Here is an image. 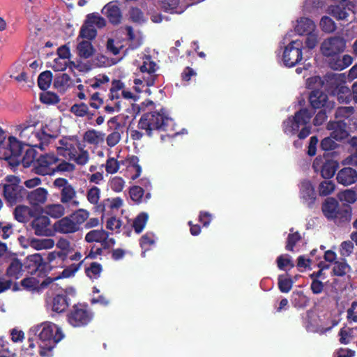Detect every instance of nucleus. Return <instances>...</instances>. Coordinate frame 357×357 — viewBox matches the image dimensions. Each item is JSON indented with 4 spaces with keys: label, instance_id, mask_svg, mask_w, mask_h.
Masks as SVG:
<instances>
[{
    "label": "nucleus",
    "instance_id": "nucleus-1",
    "mask_svg": "<svg viewBox=\"0 0 357 357\" xmlns=\"http://www.w3.org/2000/svg\"><path fill=\"white\" fill-rule=\"evenodd\" d=\"M137 128L130 131V137L134 141L141 140L144 135L152 137L154 131L172 132L174 130V122L162 108L160 112L143 114L139 120Z\"/></svg>",
    "mask_w": 357,
    "mask_h": 357
},
{
    "label": "nucleus",
    "instance_id": "nucleus-2",
    "mask_svg": "<svg viewBox=\"0 0 357 357\" xmlns=\"http://www.w3.org/2000/svg\"><path fill=\"white\" fill-rule=\"evenodd\" d=\"M29 347L33 348V337L38 340L40 355L43 357H52V350L64 337L60 327L52 322H44L32 327L29 331Z\"/></svg>",
    "mask_w": 357,
    "mask_h": 357
},
{
    "label": "nucleus",
    "instance_id": "nucleus-3",
    "mask_svg": "<svg viewBox=\"0 0 357 357\" xmlns=\"http://www.w3.org/2000/svg\"><path fill=\"white\" fill-rule=\"evenodd\" d=\"M313 114L307 108H302L289 116L283 121V131L287 135H294L298 133L300 139H304L311 134L312 126L310 124Z\"/></svg>",
    "mask_w": 357,
    "mask_h": 357
},
{
    "label": "nucleus",
    "instance_id": "nucleus-4",
    "mask_svg": "<svg viewBox=\"0 0 357 357\" xmlns=\"http://www.w3.org/2000/svg\"><path fill=\"white\" fill-rule=\"evenodd\" d=\"M321 210L328 220H333L337 224L349 222L351 218V207L343 204L340 205L333 197H328L322 204Z\"/></svg>",
    "mask_w": 357,
    "mask_h": 357
},
{
    "label": "nucleus",
    "instance_id": "nucleus-5",
    "mask_svg": "<svg viewBox=\"0 0 357 357\" xmlns=\"http://www.w3.org/2000/svg\"><path fill=\"white\" fill-rule=\"evenodd\" d=\"M94 314L86 303L74 304L66 314L67 322L73 328L87 326L93 319Z\"/></svg>",
    "mask_w": 357,
    "mask_h": 357
},
{
    "label": "nucleus",
    "instance_id": "nucleus-6",
    "mask_svg": "<svg viewBox=\"0 0 357 357\" xmlns=\"http://www.w3.org/2000/svg\"><path fill=\"white\" fill-rule=\"evenodd\" d=\"M22 151V142L15 137L10 136L8 142L0 146V160H6L9 166L16 168L22 162L21 153Z\"/></svg>",
    "mask_w": 357,
    "mask_h": 357
},
{
    "label": "nucleus",
    "instance_id": "nucleus-7",
    "mask_svg": "<svg viewBox=\"0 0 357 357\" xmlns=\"http://www.w3.org/2000/svg\"><path fill=\"white\" fill-rule=\"evenodd\" d=\"M25 213L33 217L30 227L36 236L50 237L54 235V225H51L50 220L47 215H36L37 213H33L29 207L24 206V215Z\"/></svg>",
    "mask_w": 357,
    "mask_h": 357
},
{
    "label": "nucleus",
    "instance_id": "nucleus-8",
    "mask_svg": "<svg viewBox=\"0 0 357 357\" xmlns=\"http://www.w3.org/2000/svg\"><path fill=\"white\" fill-rule=\"evenodd\" d=\"M4 183H1L5 199L10 204H15L21 197L22 188L20 185L21 179L14 175H8L4 178Z\"/></svg>",
    "mask_w": 357,
    "mask_h": 357
},
{
    "label": "nucleus",
    "instance_id": "nucleus-9",
    "mask_svg": "<svg viewBox=\"0 0 357 357\" xmlns=\"http://www.w3.org/2000/svg\"><path fill=\"white\" fill-rule=\"evenodd\" d=\"M303 42L300 40H292L284 48L282 61L285 66H295L303 59Z\"/></svg>",
    "mask_w": 357,
    "mask_h": 357
},
{
    "label": "nucleus",
    "instance_id": "nucleus-10",
    "mask_svg": "<svg viewBox=\"0 0 357 357\" xmlns=\"http://www.w3.org/2000/svg\"><path fill=\"white\" fill-rule=\"evenodd\" d=\"M47 268V264L43 261L40 254L29 255L24 261V273L31 275L43 278L46 275Z\"/></svg>",
    "mask_w": 357,
    "mask_h": 357
},
{
    "label": "nucleus",
    "instance_id": "nucleus-11",
    "mask_svg": "<svg viewBox=\"0 0 357 357\" xmlns=\"http://www.w3.org/2000/svg\"><path fill=\"white\" fill-rule=\"evenodd\" d=\"M346 47L345 40L340 36H332L325 39L321 44L320 52L326 59L333 55L342 53Z\"/></svg>",
    "mask_w": 357,
    "mask_h": 357
},
{
    "label": "nucleus",
    "instance_id": "nucleus-12",
    "mask_svg": "<svg viewBox=\"0 0 357 357\" xmlns=\"http://www.w3.org/2000/svg\"><path fill=\"white\" fill-rule=\"evenodd\" d=\"M56 247L61 251L50 252L47 257L51 268L64 266V261L68 257V252L70 249V243L67 239L61 238L56 243Z\"/></svg>",
    "mask_w": 357,
    "mask_h": 357
},
{
    "label": "nucleus",
    "instance_id": "nucleus-13",
    "mask_svg": "<svg viewBox=\"0 0 357 357\" xmlns=\"http://www.w3.org/2000/svg\"><path fill=\"white\" fill-rule=\"evenodd\" d=\"M58 161L59 158L54 153L42 154L36 161V172L43 176L52 175L54 174V167H52V166Z\"/></svg>",
    "mask_w": 357,
    "mask_h": 357
},
{
    "label": "nucleus",
    "instance_id": "nucleus-14",
    "mask_svg": "<svg viewBox=\"0 0 357 357\" xmlns=\"http://www.w3.org/2000/svg\"><path fill=\"white\" fill-rule=\"evenodd\" d=\"M339 167V163L334 160H326L316 158L312 164L315 172H320L321 176L325 179L333 178Z\"/></svg>",
    "mask_w": 357,
    "mask_h": 357
},
{
    "label": "nucleus",
    "instance_id": "nucleus-15",
    "mask_svg": "<svg viewBox=\"0 0 357 357\" xmlns=\"http://www.w3.org/2000/svg\"><path fill=\"white\" fill-rule=\"evenodd\" d=\"M75 291L73 288L62 289L56 294L52 300V311L57 313L64 312L70 305V296H74Z\"/></svg>",
    "mask_w": 357,
    "mask_h": 357
},
{
    "label": "nucleus",
    "instance_id": "nucleus-16",
    "mask_svg": "<svg viewBox=\"0 0 357 357\" xmlns=\"http://www.w3.org/2000/svg\"><path fill=\"white\" fill-rule=\"evenodd\" d=\"M300 197L308 208H312L315 203L317 195L314 186L310 180L304 179L299 185Z\"/></svg>",
    "mask_w": 357,
    "mask_h": 357
},
{
    "label": "nucleus",
    "instance_id": "nucleus-17",
    "mask_svg": "<svg viewBox=\"0 0 357 357\" xmlns=\"http://www.w3.org/2000/svg\"><path fill=\"white\" fill-rule=\"evenodd\" d=\"M309 102L314 110L326 108L328 106L335 107V102L328 100V95L319 89L312 90L309 95Z\"/></svg>",
    "mask_w": 357,
    "mask_h": 357
},
{
    "label": "nucleus",
    "instance_id": "nucleus-18",
    "mask_svg": "<svg viewBox=\"0 0 357 357\" xmlns=\"http://www.w3.org/2000/svg\"><path fill=\"white\" fill-rule=\"evenodd\" d=\"M354 4L346 0H342L337 5L329 7V13L337 20L348 21V17L351 13Z\"/></svg>",
    "mask_w": 357,
    "mask_h": 357
},
{
    "label": "nucleus",
    "instance_id": "nucleus-19",
    "mask_svg": "<svg viewBox=\"0 0 357 357\" xmlns=\"http://www.w3.org/2000/svg\"><path fill=\"white\" fill-rule=\"evenodd\" d=\"M53 281L54 279L50 277L42 282L35 277L24 278V289L31 294H40L48 285L52 284Z\"/></svg>",
    "mask_w": 357,
    "mask_h": 357
},
{
    "label": "nucleus",
    "instance_id": "nucleus-20",
    "mask_svg": "<svg viewBox=\"0 0 357 357\" xmlns=\"http://www.w3.org/2000/svg\"><path fill=\"white\" fill-rule=\"evenodd\" d=\"M329 68L335 70H342L353 62V57L349 54H336L326 59Z\"/></svg>",
    "mask_w": 357,
    "mask_h": 357
},
{
    "label": "nucleus",
    "instance_id": "nucleus-21",
    "mask_svg": "<svg viewBox=\"0 0 357 357\" xmlns=\"http://www.w3.org/2000/svg\"><path fill=\"white\" fill-rule=\"evenodd\" d=\"M347 124L344 121H330L327 124V129L331 130V137L337 141L347 139L349 132L347 130Z\"/></svg>",
    "mask_w": 357,
    "mask_h": 357
},
{
    "label": "nucleus",
    "instance_id": "nucleus-22",
    "mask_svg": "<svg viewBox=\"0 0 357 357\" xmlns=\"http://www.w3.org/2000/svg\"><path fill=\"white\" fill-rule=\"evenodd\" d=\"M102 13L107 17L109 22L113 25H118L121 22L122 14L121 9L114 1L107 3L102 9Z\"/></svg>",
    "mask_w": 357,
    "mask_h": 357
},
{
    "label": "nucleus",
    "instance_id": "nucleus-23",
    "mask_svg": "<svg viewBox=\"0 0 357 357\" xmlns=\"http://www.w3.org/2000/svg\"><path fill=\"white\" fill-rule=\"evenodd\" d=\"M47 191L43 188H38L26 195L29 204L35 207V213H39V206L44 204L47 199Z\"/></svg>",
    "mask_w": 357,
    "mask_h": 357
},
{
    "label": "nucleus",
    "instance_id": "nucleus-24",
    "mask_svg": "<svg viewBox=\"0 0 357 357\" xmlns=\"http://www.w3.org/2000/svg\"><path fill=\"white\" fill-rule=\"evenodd\" d=\"M54 233L60 234H73L79 231L77 227L69 216H66L57 220L54 224Z\"/></svg>",
    "mask_w": 357,
    "mask_h": 357
},
{
    "label": "nucleus",
    "instance_id": "nucleus-25",
    "mask_svg": "<svg viewBox=\"0 0 357 357\" xmlns=\"http://www.w3.org/2000/svg\"><path fill=\"white\" fill-rule=\"evenodd\" d=\"M336 179L344 186L350 185L357 181V171L351 167H344L337 172Z\"/></svg>",
    "mask_w": 357,
    "mask_h": 357
},
{
    "label": "nucleus",
    "instance_id": "nucleus-26",
    "mask_svg": "<svg viewBox=\"0 0 357 357\" xmlns=\"http://www.w3.org/2000/svg\"><path fill=\"white\" fill-rule=\"evenodd\" d=\"M314 22L308 17H301L297 20L295 31L299 35H305L315 31Z\"/></svg>",
    "mask_w": 357,
    "mask_h": 357
},
{
    "label": "nucleus",
    "instance_id": "nucleus-27",
    "mask_svg": "<svg viewBox=\"0 0 357 357\" xmlns=\"http://www.w3.org/2000/svg\"><path fill=\"white\" fill-rule=\"evenodd\" d=\"M96 52L94 47L89 40H82L77 45V55L82 59H89Z\"/></svg>",
    "mask_w": 357,
    "mask_h": 357
},
{
    "label": "nucleus",
    "instance_id": "nucleus-28",
    "mask_svg": "<svg viewBox=\"0 0 357 357\" xmlns=\"http://www.w3.org/2000/svg\"><path fill=\"white\" fill-rule=\"evenodd\" d=\"M22 270V263L20 259L14 258L12 259L10 265L6 269V275L9 278L18 279L21 276Z\"/></svg>",
    "mask_w": 357,
    "mask_h": 357
},
{
    "label": "nucleus",
    "instance_id": "nucleus-29",
    "mask_svg": "<svg viewBox=\"0 0 357 357\" xmlns=\"http://www.w3.org/2000/svg\"><path fill=\"white\" fill-rule=\"evenodd\" d=\"M125 89V84L120 79H113L109 89V100H119L121 97L120 92Z\"/></svg>",
    "mask_w": 357,
    "mask_h": 357
},
{
    "label": "nucleus",
    "instance_id": "nucleus-30",
    "mask_svg": "<svg viewBox=\"0 0 357 357\" xmlns=\"http://www.w3.org/2000/svg\"><path fill=\"white\" fill-rule=\"evenodd\" d=\"M24 145H26L28 148L26 149L24 154V168L29 167L32 165L35 167L38 152L33 146L24 143Z\"/></svg>",
    "mask_w": 357,
    "mask_h": 357
},
{
    "label": "nucleus",
    "instance_id": "nucleus-31",
    "mask_svg": "<svg viewBox=\"0 0 357 357\" xmlns=\"http://www.w3.org/2000/svg\"><path fill=\"white\" fill-rule=\"evenodd\" d=\"M96 36L97 30L95 29V27L91 26V24L86 23L85 21L84 24L80 29L77 39L79 38L83 39L86 38L87 40L90 41L96 38Z\"/></svg>",
    "mask_w": 357,
    "mask_h": 357
},
{
    "label": "nucleus",
    "instance_id": "nucleus-32",
    "mask_svg": "<svg viewBox=\"0 0 357 357\" xmlns=\"http://www.w3.org/2000/svg\"><path fill=\"white\" fill-rule=\"evenodd\" d=\"M337 100L340 102L348 103L351 100V90L344 84H338L335 88Z\"/></svg>",
    "mask_w": 357,
    "mask_h": 357
},
{
    "label": "nucleus",
    "instance_id": "nucleus-33",
    "mask_svg": "<svg viewBox=\"0 0 357 357\" xmlns=\"http://www.w3.org/2000/svg\"><path fill=\"white\" fill-rule=\"evenodd\" d=\"M45 212L52 218H60L65 213V208L60 204H48L45 208Z\"/></svg>",
    "mask_w": 357,
    "mask_h": 357
},
{
    "label": "nucleus",
    "instance_id": "nucleus-34",
    "mask_svg": "<svg viewBox=\"0 0 357 357\" xmlns=\"http://www.w3.org/2000/svg\"><path fill=\"white\" fill-rule=\"evenodd\" d=\"M52 77V73L50 70L42 72L38 77V87L43 91H46L51 85Z\"/></svg>",
    "mask_w": 357,
    "mask_h": 357
},
{
    "label": "nucleus",
    "instance_id": "nucleus-35",
    "mask_svg": "<svg viewBox=\"0 0 357 357\" xmlns=\"http://www.w3.org/2000/svg\"><path fill=\"white\" fill-rule=\"evenodd\" d=\"M107 232L103 229H93L89 231L85 236V241L88 243H101L107 237Z\"/></svg>",
    "mask_w": 357,
    "mask_h": 357
},
{
    "label": "nucleus",
    "instance_id": "nucleus-36",
    "mask_svg": "<svg viewBox=\"0 0 357 357\" xmlns=\"http://www.w3.org/2000/svg\"><path fill=\"white\" fill-rule=\"evenodd\" d=\"M89 213L85 209H78L69 215L79 230L80 225L89 218Z\"/></svg>",
    "mask_w": 357,
    "mask_h": 357
},
{
    "label": "nucleus",
    "instance_id": "nucleus-37",
    "mask_svg": "<svg viewBox=\"0 0 357 357\" xmlns=\"http://www.w3.org/2000/svg\"><path fill=\"white\" fill-rule=\"evenodd\" d=\"M85 21L86 23L91 24L93 26H96L98 29L105 27L107 24L105 19L97 13L88 14Z\"/></svg>",
    "mask_w": 357,
    "mask_h": 357
},
{
    "label": "nucleus",
    "instance_id": "nucleus-38",
    "mask_svg": "<svg viewBox=\"0 0 357 357\" xmlns=\"http://www.w3.org/2000/svg\"><path fill=\"white\" fill-rule=\"evenodd\" d=\"M70 77L67 73L57 75L54 79V86L59 90H65L70 86Z\"/></svg>",
    "mask_w": 357,
    "mask_h": 357
},
{
    "label": "nucleus",
    "instance_id": "nucleus-39",
    "mask_svg": "<svg viewBox=\"0 0 357 357\" xmlns=\"http://www.w3.org/2000/svg\"><path fill=\"white\" fill-rule=\"evenodd\" d=\"M76 191L74 187L70 183L61 190V202L67 204L76 197Z\"/></svg>",
    "mask_w": 357,
    "mask_h": 357
},
{
    "label": "nucleus",
    "instance_id": "nucleus-40",
    "mask_svg": "<svg viewBox=\"0 0 357 357\" xmlns=\"http://www.w3.org/2000/svg\"><path fill=\"white\" fill-rule=\"evenodd\" d=\"M149 215L146 213H140L134 220L132 227L137 234L141 233L148 221Z\"/></svg>",
    "mask_w": 357,
    "mask_h": 357
},
{
    "label": "nucleus",
    "instance_id": "nucleus-41",
    "mask_svg": "<svg viewBox=\"0 0 357 357\" xmlns=\"http://www.w3.org/2000/svg\"><path fill=\"white\" fill-rule=\"evenodd\" d=\"M102 271V266L98 262H91L89 266L85 268V273L91 279H98Z\"/></svg>",
    "mask_w": 357,
    "mask_h": 357
},
{
    "label": "nucleus",
    "instance_id": "nucleus-42",
    "mask_svg": "<svg viewBox=\"0 0 357 357\" xmlns=\"http://www.w3.org/2000/svg\"><path fill=\"white\" fill-rule=\"evenodd\" d=\"M54 245V241L51 238L36 239L31 241V246L36 250L50 249Z\"/></svg>",
    "mask_w": 357,
    "mask_h": 357
},
{
    "label": "nucleus",
    "instance_id": "nucleus-43",
    "mask_svg": "<svg viewBox=\"0 0 357 357\" xmlns=\"http://www.w3.org/2000/svg\"><path fill=\"white\" fill-rule=\"evenodd\" d=\"M334 109L332 106H328L326 108L319 109V111L316 114L314 119L313 124L315 126L322 125L327 119L328 114Z\"/></svg>",
    "mask_w": 357,
    "mask_h": 357
},
{
    "label": "nucleus",
    "instance_id": "nucleus-44",
    "mask_svg": "<svg viewBox=\"0 0 357 357\" xmlns=\"http://www.w3.org/2000/svg\"><path fill=\"white\" fill-rule=\"evenodd\" d=\"M335 189V185L333 181L326 179L319 185L318 190L319 195L327 196L331 195Z\"/></svg>",
    "mask_w": 357,
    "mask_h": 357
},
{
    "label": "nucleus",
    "instance_id": "nucleus-45",
    "mask_svg": "<svg viewBox=\"0 0 357 357\" xmlns=\"http://www.w3.org/2000/svg\"><path fill=\"white\" fill-rule=\"evenodd\" d=\"M278 280V288L281 292L288 293L290 291L293 286V281L291 278L280 275Z\"/></svg>",
    "mask_w": 357,
    "mask_h": 357
},
{
    "label": "nucleus",
    "instance_id": "nucleus-46",
    "mask_svg": "<svg viewBox=\"0 0 357 357\" xmlns=\"http://www.w3.org/2000/svg\"><path fill=\"white\" fill-rule=\"evenodd\" d=\"M319 24L321 30L325 33H333L336 30L335 22L328 16H323Z\"/></svg>",
    "mask_w": 357,
    "mask_h": 357
},
{
    "label": "nucleus",
    "instance_id": "nucleus-47",
    "mask_svg": "<svg viewBox=\"0 0 357 357\" xmlns=\"http://www.w3.org/2000/svg\"><path fill=\"white\" fill-rule=\"evenodd\" d=\"M40 100L46 105H54L59 102V96L51 91H46L40 94Z\"/></svg>",
    "mask_w": 357,
    "mask_h": 357
},
{
    "label": "nucleus",
    "instance_id": "nucleus-48",
    "mask_svg": "<svg viewBox=\"0 0 357 357\" xmlns=\"http://www.w3.org/2000/svg\"><path fill=\"white\" fill-rule=\"evenodd\" d=\"M70 111L76 116L84 117L89 114V107L84 102L75 103L71 106Z\"/></svg>",
    "mask_w": 357,
    "mask_h": 357
},
{
    "label": "nucleus",
    "instance_id": "nucleus-49",
    "mask_svg": "<svg viewBox=\"0 0 357 357\" xmlns=\"http://www.w3.org/2000/svg\"><path fill=\"white\" fill-rule=\"evenodd\" d=\"M83 261H80L78 264H72L71 265L67 266L66 268L63 269L61 275L53 278L54 281L61 278H70L71 276H73L75 273L79 269Z\"/></svg>",
    "mask_w": 357,
    "mask_h": 357
},
{
    "label": "nucleus",
    "instance_id": "nucleus-50",
    "mask_svg": "<svg viewBox=\"0 0 357 357\" xmlns=\"http://www.w3.org/2000/svg\"><path fill=\"white\" fill-rule=\"evenodd\" d=\"M129 193L131 199L136 204H139L142 202L144 190L141 186L134 185L130 188Z\"/></svg>",
    "mask_w": 357,
    "mask_h": 357
},
{
    "label": "nucleus",
    "instance_id": "nucleus-51",
    "mask_svg": "<svg viewBox=\"0 0 357 357\" xmlns=\"http://www.w3.org/2000/svg\"><path fill=\"white\" fill-rule=\"evenodd\" d=\"M69 158L74 160L79 165H84L89 161V153L86 151L81 149V151L78 155L77 154L76 150L75 152H72V155H70Z\"/></svg>",
    "mask_w": 357,
    "mask_h": 357
},
{
    "label": "nucleus",
    "instance_id": "nucleus-52",
    "mask_svg": "<svg viewBox=\"0 0 357 357\" xmlns=\"http://www.w3.org/2000/svg\"><path fill=\"white\" fill-rule=\"evenodd\" d=\"M129 16L130 20L135 23L141 24L146 21L144 13L137 7H132L129 10Z\"/></svg>",
    "mask_w": 357,
    "mask_h": 357
},
{
    "label": "nucleus",
    "instance_id": "nucleus-53",
    "mask_svg": "<svg viewBox=\"0 0 357 357\" xmlns=\"http://www.w3.org/2000/svg\"><path fill=\"white\" fill-rule=\"evenodd\" d=\"M155 243L154 234L152 232H149L143 235L140 240L139 244L143 250L147 251L150 247Z\"/></svg>",
    "mask_w": 357,
    "mask_h": 357
},
{
    "label": "nucleus",
    "instance_id": "nucleus-54",
    "mask_svg": "<svg viewBox=\"0 0 357 357\" xmlns=\"http://www.w3.org/2000/svg\"><path fill=\"white\" fill-rule=\"evenodd\" d=\"M354 113V109L351 106L339 107L335 110V118L349 119Z\"/></svg>",
    "mask_w": 357,
    "mask_h": 357
},
{
    "label": "nucleus",
    "instance_id": "nucleus-55",
    "mask_svg": "<svg viewBox=\"0 0 357 357\" xmlns=\"http://www.w3.org/2000/svg\"><path fill=\"white\" fill-rule=\"evenodd\" d=\"M301 240V236L298 231L290 233L287 239L286 250L294 251L296 244Z\"/></svg>",
    "mask_w": 357,
    "mask_h": 357
},
{
    "label": "nucleus",
    "instance_id": "nucleus-56",
    "mask_svg": "<svg viewBox=\"0 0 357 357\" xmlns=\"http://www.w3.org/2000/svg\"><path fill=\"white\" fill-rule=\"evenodd\" d=\"M155 63L151 60L150 56H148L144 59L143 63L140 66L139 69L142 73H148L149 74H151L155 73Z\"/></svg>",
    "mask_w": 357,
    "mask_h": 357
},
{
    "label": "nucleus",
    "instance_id": "nucleus-57",
    "mask_svg": "<svg viewBox=\"0 0 357 357\" xmlns=\"http://www.w3.org/2000/svg\"><path fill=\"white\" fill-rule=\"evenodd\" d=\"M100 197V190L96 186L91 188L86 194V198L89 203L92 204H98Z\"/></svg>",
    "mask_w": 357,
    "mask_h": 357
},
{
    "label": "nucleus",
    "instance_id": "nucleus-58",
    "mask_svg": "<svg viewBox=\"0 0 357 357\" xmlns=\"http://www.w3.org/2000/svg\"><path fill=\"white\" fill-rule=\"evenodd\" d=\"M349 268V266L345 261H335L333 268V273L334 275L342 277L346 275Z\"/></svg>",
    "mask_w": 357,
    "mask_h": 357
},
{
    "label": "nucleus",
    "instance_id": "nucleus-59",
    "mask_svg": "<svg viewBox=\"0 0 357 357\" xmlns=\"http://www.w3.org/2000/svg\"><path fill=\"white\" fill-rule=\"evenodd\" d=\"M84 139L91 144H97L100 142V132L95 130H89L85 132Z\"/></svg>",
    "mask_w": 357,
    "mask_h": 357
},
{
    "label": "nucleus",
    "instance_id": "nucleus-60",
    "mask_svg": "<svg viewBox=\"0 0 357 357\" xmlns=\"http://www.w3.org/2000/svg\"><path fill=\"white\" fill-rule=\"evenodd\" d=\"M333 139H334L331 137V135L324 138L320 143L321 149L325 151L335 149L338 145Z\"/></svg>",
    "mask_w": 357,
    "mask_h": 357
},
{
    "label": "nucleus",
    "instance_id": "nucleus-61",
    "mask_svg": "<svg viewBox=\"0 0 357 357\" xmlns=\"http://www.w3.org/2000/svg\"><path fill=\"white\" fill-rule=\"evenodd\" d=\"M120 167V162L114 158H109L106 161L105 170L108 174H115Z\"/></svg>",
    "mask_w": 357,
    "mask_h": 357
},
{
    "label": "nucleus",
    "instance_id": "nucleus-62",
    "mask_svg": "<svg viewBox=\"0 0 357 357\" xmlns=\"http://www.w3.org/2000/svg\"><path fill=\"white\" fill-rule=\"evenodd\" d=\"M124 185L125 181L121 177L115 176L109 181V186L111 189L116 192H121Z\"/></svg>",
    "mask_w": 357,
    "mask_h": 357
},
{
    "label": "nucleus",
    "instance_id": "nucleus-63",
    "mask_svg": "<svg viewBox=\"0 0 357 357\" xmlns=\"http://www.w3.org/2000/svg\"><path fill=\"white\" fill-rule=\"evenodd\" d=\"M277 266L280 270H285V268L289 266L290 268L294 267V264L289 257H285L283 255H280L277 258Z\"/></svg>",
    "mask_w": 357,
    "mask_h": 357
},
{
    "label": "nucleus",
    "instance_id": "nucleus-64",
    "mask_svg": "<svg viewBox=\"0 0 357 357\" xmlns=\"http://www.w3.org/2000/svg\"><path fill=\"white\" fill-rule=\"evenodd\" d=\"M347 319L349 323H357V301L352 302L351 307L347 311Z\"/></svg>",
    "mask_w": 357,
    "mask_h": 357
}]
</instances>
